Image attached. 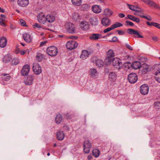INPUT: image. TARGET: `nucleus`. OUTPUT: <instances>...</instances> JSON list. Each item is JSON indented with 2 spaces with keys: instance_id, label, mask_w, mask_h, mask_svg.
Segmentation results:
<instances>
[{
  "instance_id": "9",
  "label": "nucleus",
  "mask_w": 160,
  "mask_h": 160,
  "mask_svg": "<svg viewBox=\"0 0 160 160\" xmlns=\"http://www.w3.org/2000/svg\"><path fill=\"white\" fill-rule=\"evenodd\" d=\"M137 75L134 73H131L128 76V80L129 82L131 83H134L138 80Z\"/></svg>"
},
{
  "instance_id": "32",
  "label": "nucleus",
  "mask_w": 160,
  "mask_h": 160,
  "mask_svg": "<svg viewBox=\"0 0 160 160\" xmlns=\"http://www.w3.org/2000/svg\"><path fill=\"white\" fill-rule=\"evenodd\" d=\"M11 59V55L9 54H7L5 55L3 59V61L4 62L7 63L9 62Z\"/></svg>"
},
{
  "instance_id": "20",
  "label": "nucleus",
  "mask_w": 160,
  "mask_h": 160,
  "mask_svg": "<svg viewBox=\"0 0 160 160\" xmlns=\"http://www.w3.org/2000/svg\"><path fill=\"white\" fill-rule=\"evenodd\" d=\"M102 35L101 34L93 33L92 34L90 37L89 38L90 40H97L99 39L102 38Z\"/></svg>"
},
{
  "instance_id": "51",
  "label": "nucleus",
  "mask_w": 160,
  "mask_h": 160,
  "mask_svg": "<svg viewBox=\"0 0 160 160\" xmlns=\"http://www.w3.org/2000/svg\"><path fill=\"white\" fill-rule=\"evenodd\" d=\"M48 42V41L47 40H45L41 42V47L45 46L46 43Z\"/></svg>"
},
{
  "instance_id": "34",
  "label": "nucleus",
  "mask_w": 160,
  "mask_h": 160,
  "mask_svg": "<svg viewBox=\"0 0 160 160\" xmlns=\"http://www.w3.org/2000/svg\"><path fill=\"white\" fill-rule=\"evenodd\" d=\"M113 13L112 11L108 8L105 9L104 10V14L106 16H110L113 14Z\"/></svg>"
},
{
  "instance_id": "11",
  "label": "nucleus",
  "mask_w": 160,
  "mask_h": 160,
  "mask_svg": "<svg viewBox=\"0 0 160 160\" xmlns=\"http://www.w3.org/2000/svg\"><path fill=\"white\" fill-rule=\"evenodd\" d=\"M149 87L147 84H143L140 87V92L142 95L147 94L149 92Z\"/></svg>"
},
{
  "instance_id": "8",
  "label": "nucleus",
  "mask_w": 160,
  "mask_h": 160,
  "mask_svg": "<svg viewBox=\"0 0 160 160\" xmlns=\"http://www.w3.org/2000/svg\"><path fill=\"white\" fill-rule=\"evenodd\" d=\"M91 147V143L88 140H86L84 142L83 150L86 153H88Z\"/></svg>"
},
{
  "instance_id": "31",
  "label": "nucleus",
  "mask_w": 160,
  "mask_h": 160,
  "mask_svg": "<svg viewBox=\"0 0 160 160\" xmlns=\"http://www.w3.org/2000/svg\"><path fill=\"white\" fill-rule=\"evenodd\" d=\"M62 115L60 114H58L55 118V122L57 124H59L62 120Z\"/></svg>"
},
{
  "instance_id": "60",
  "label": "nucleus",
  "mask_w": 160,
  "mask_h": 160,
  "mask_svg": "<svg viewBox=\"0 0 160 160\" xmlns=\"http://www.w3.org/2000/svg\"><path fill=\"white\" fill-rule=\"evenodd\" d=\"M152 39L154 41H157L158 40V38L157 37L154 36L152 37Z\"/></svg>"
},
{
  "instance_id": "35",
  "label": "nucleus",
  "mask_w": 160,
  "mask_h": 160,
  "mask_svg": "<svg viewBox=\"0 0 160 160\" xmlns=\"http://www.w3.org/2000/svg\"><path fill=\"white\" fill-rule=\"evenodd\" d=\"M100 153V151L97 149H94L92 151V154L96 158L98 157L99 156Z\"/></svg>"
},
{
  "instance_id": "16",
  "label": "nucleus",
  "mask_w": 160,
  "mask_h": 160,
  "mask_svg": "<svg viewBox=\"0 0 160 160\" xmlns=\"http://www.w3.org/2000/svg\"><path fill=\"white\" fill-rule=\"evenodd\" d=\"M23 38L27 42H31L32 40V38L31 36L28 33L23 34Z\"/></svg>"
},
{
  "instance_id": "45",
  "label": "nucleus",
  "mask_w": 160,
  "mask_h": 160,
  "mask_svg": "<svg viewBox=\"0 0 160 160\" xmlns=\"http://www.w3.org/2000/svg\"><path fill=\"white\" fill-rule=\"evenodd\" d=\"M157 23L154 22H147V24L149 26H153L155 27H156V26L157 25Z\"/></svg>"
},
{
  "instance_id": "14",
  "label": "nucleus",
  "mask_w": 160,
  "mask_h": 160,
  "mask_svg": "<svg viewBox=\"0 0 160 160\" xmlns=\"http://www.w3.org/2000/svg\"><path fill=\"white\" fill-rule=\"evenodd\" d=\"M90 77L94 78H97L98 76V73L95 68H91L90 71Z\"/></svg>"
},
{
  "instance_id": "33",
  "label": "nucleus",
  "mask_w": 160,
  "mask_h": 160,
  "mask_svg": "<svg viewBox=\"0 0 160 160\" xmlns=\"http://www.w3.org/2000/svg\"><path fill=\"white\" fill-rule=\"evenodd\" d=\"M72 4L75 6H80L82 3V0H71Z\"/></svg>"
},
{
  "instance_id": "49",
  "label": "nucleus",
  "mask_w": 160,
  "mask_h": 160,
  "mask_svg": "<svg viewBox=\"0 0 160 160\" xmlns=\"http://www.w3.org/2000/svg\"><path fill=\"white\" fill-rule=\"evenodd\" d=\"M4 20H5L4 19L0 18V24L4 27L6 26V23L4 22Z\"/></svg>"
},
{
  "instance_id": "41",
  "label": "nucleus",
  "mask_w": 160,
  "mask_h": 160,
  "mask_svg": "<svg viewBox=\"0 0 160 160\" xmlns=\"http://www.w3.org/2000/svg\"><path fill=\"white\" fill-rule=\"evenodd\" d=\"M2 76L4 77L6 76V77H4V78H3L4 81H8L11 78V76L7 74L3 73L2 74Z\"/></svg>"
},
{
  "instance_id": "27",
  "label": "nucleus",
  "mask_w": 160,
  "mask_h": 160,
  "mask_svg": "<svg viewBox=\"0 0 160 160\" xmlns=\"http://www.w3.org/2000/svg\"><path fill=\"white\" fill-rule=\"evenodd\" d=\"M56 136L58 140H62L63 139L65 135L63 132L59 131L57 132Z\"/></svg>"
},
{
  "instance_id": "13",
  "label": "nucleus",
  "mask_w": 160,
  "mask_h": 160,
  "mask_svg": "<svg viewBox=\"0 0 160 160\" xmlns=\"http://www.w3.org/2000/svg\"><path fill=\"white\" fill-rule=\"evenodd\" d=\"M30 69V67L28 64L25 65L23 66L21 70V73L23 76H27L28 75Z\"/></svg>"
},
{
  "instance_id": "53",
  "label": "nucleus",
  "mask_w": 160,
  "mask_h": 160,
  "mask_svg": "<svg viewBox=\"0 0 160 160\" xmlns=\"http://www.w3.org/2000/svg\"><path fill=\"white\" fill-rule=\"evenodd\" d=\"M118 41V38L116 37H114L112 38V40L110 41V42H115Z\"/></svg>"
},
{
  "instance_id": "50",
  "label": "nucleus",
  "mask_w": 160,
  "mask_h": 160,
  "mask_svg": "<svg viewBox=\"0 0 160 160\" xmlns=\"http://www.w3.org/2000/svg\"><path fill=\"white\" fill-rule=\"evenodd\" d=\"M20 24L23 26H26V23L25 21L23 19H20Z\"/></svg>"
},
{
  "instance_id": "57",
  "label": "nucleus",
  "mask_w": 160,
  "mask_h": 160,
  "mask_svg": "<svg viewBox=\"0 0 160 160\" xmlns=\"http://www.w3.org/2000/svg\"><path fill=\"white\" fill-rule=\"evenodd\" d=\"M118 16L121 18H123L125 17V15L122 13H120L118 14Z\"/></svg>"
},
{
  "instance_id": "2",
  "label": "nucleus",
  "mask_w": 160,
  "mask_h": 160,
  "mask_svg": "<svg viewBox=\"0 0 160 160\" xmlns=\"http://www.w3.org/2000/svg\"><path fill=\"white\" fill-rule=\"evenodd\" d=\"M65 28L69 33L74 34L76 32V28L74 24L71 23H67L64 25Z\"/></svg>"
},
{
  "instance_id": "58",
  "label": "nucleus",
  "mask_w": 160,
  "mask_h": 160,
  "mask_svg": "<svg viewBox=\"0 0 160 160\" xmlns=\"http://www.w3.org/2000/svg\"><path fill=\"white\" fill-rule=\"evenodd\" d=\"M154 105L156 106H159L160 105V102H157L154 103Z\"/></svg>"
},
{
  "instance_id": "6",
  "label": "nucleus",
  "mask_w": 160,
  "mask_h": 160,
  "mask_svg": "<svg viewBox=\"0 0 160 160\" xmlns=\"http://www.w3.org/2000/svg\"><path fill=\"white\" fill-rule=\"evenodd\" d=\"M78 45V43L74 40H71L67 42L66 46L68 49L72 50L76 48Z\"/></svg>"
},
{
  "instance_id": "21",
  "label": "nucleus",
  "mask_w": 160,
  "mask_h": 160,
  "mask_svg": "<svg viewBox=\"0 0 160 160\" xmlns=\"http://www.w3.org/2000/svg\"><path fill=\"white\" fill-rule=\"evenodd\" d=\"M7 44V40L4 37H2L0 38V47L1 48L5 47Z\"/></svg>"
},
{
  "instance_id": "3",
  "label": "nucleus",
  "mask_w": 160,
  "mask_h": 160,
  "mask_svg": "<svg viewBox=\"0 0 160 160\" xmlns=\"http://www.w3.org/2000/svg\"><path fill=\"white\" fill-rule=\"evenodd\" d=\"M47 52L48 54L51 57L56 56L58 53L57 48L54 46H51L47 49Z\"/></svg>"
},
{
  "instance_id": "55",
  "label": "nucleus",
  "mask_w": 160,
  "mask_h": 160,
  "mask_svg": "<svg viewBox=\"0 0 160 160\" xmlns=\"http://www.w3.org/2000/svg\"><path fill=\"white\" fill-rule=\"evenodd\" d=\"M117 32H118V34L119 35H123L124 34V32L122 31L118 30Z\"/></svg>"
},
{
  "instance_id": "30",
  "label": "nucleus",
  "mask_w": 160,
  "mask_h": 160,
  "mask_svg": "<svg viewBox=\"0 0 160 160\" xmlns=\"http://www.w3.org/2000/svg\"><path fill=\"white\" fill-rule=\"evenodd\" d=\"M148 4H149L150 7H153L156 9H160V6L157 4L152 1L150 0Z\"/></svg>"
},
{
  "instance_id": "56",
  "label": "nucleus",
  "mask_w": 160,
  "mask_h": 160,
  "mask_svg": "<svg viewBox=\"0 0 160 160\" xmlns=\"http://www.w3.org/2000/svg\"><path fill=\"white\" fill-rule=\"evenodd\" d=\"M136 10H138V11H141L140 12H144V10L139 7L135 6Z\"/></svg>"
},
{
  "instance_id": "15",
  "label": "nucleus",
  "mask_w": 160,
  "mask_h": 160,
  "mask_svg": "<svg viewBox=\"0 0 160 160\" xmlns=\"http://www.w3.org/2000/svg\"><path fill=\"white\" fill-rule=\"evenodd\" d=\"M103 26H108L111 24L110 20L107 17L103 18L101 20Z\"/></svg>"
},
{
  "instance_id": "39",
  "label": "nucleus",
  "mask_w": 160,
  "mask_h": 160,
  "mask_svg": "<svg viewBox=\"0 0 160 160\" xmlns=\"http://www.w3.org/2000/svg\"><path fill=\"white\" fill-rule=\"evenodd\" d=\"M112 26V28L114 29L116 28L122 26L123 24L120 22H116Z\"/></svg>"
},
{
  "instance_id": "7",
  "label": "nucleus",
  "mask_w": 160,
  "mask_h": 160,
  "mask_svg": "<svg viewBox=\"0 0 160 160\" xmlns=\"http://www.w3.org/2000/svg\"><path fill=\"white\" fill-rule=\"evenodd\" d=\"M91 61L92 62H95L96 65L98 67L103 66L104 62L103 60L96 57H93L91 59Z\"/></svg>"
},
{
  "instance_id": "61",
  "label": "nucleus",
  "mask_w": 160,
  "mask_h": 160,
  "mask_svg": "<svg viewBox=\"0 0 160 160\" xmlns=\"http://www.w3.org/2000/svg\"><path fill=\"white\" fill-rule=\"evenodd\" d=\"M20 52V49L19 48H17L15 50V53L17 54L18 53H19Z\"/></svg>"
},
{
  "instance_id": "25",
  "label": "nucleus",
  "mask_w": 160,
  "mask_h": 160,
  "mask_svg": "<svg viewBox=\"0 0 160 160\" xmlns=\"http://www.w3.org/2000/svg\"><path fill=\"white\" fill-rule=\"evenodd\" d=\"M89 54L88 51L86 50H83L82 51V53L80 55V58L84 59L88 57Z\"/></svg>"
},
{
  "instance_id": "28",
  "label": "nucleus",
  "mask_w": 160,
  "mask_h": 160,
  "mask_svg": "<svg viewBox=\"0 0 160 160\" xmlns=\"http://www.w3.org/2000/svg\"><path fill=\"white\" fill-rule=\"evenodd\" d=\"M135 12L134 13V15L136 16H139L145 19H146L148 20L151 21L152 20V18L151 16H148V17H147L144 15H141L139 14V13H141L142 12Z\"/></svg>"
},
{
  "instance_id": "47",
  "label": "nucleus",
  "mask_w": 160,
  "mask_h": 160,
  "mask_svg": "<svg viewBox=\"0 0 160 160\" xmlns=\"http://www.w3.org/2000/svg\"><path fill=\"white\" fill-rule=\"evenodd\" d=\"M126 24L125 25L126 26H133L134 25V24L131 22L127 21L126 22Z\"/></svg>"
},
{
  "instance_id": "37",
  "label": "nucleus",
  "mask_w": 160,
  "mask_h": 160,
  "mask_svg": "<svg viewBox=\"0 0 160 160\" xmlns=\"http://www.w3.org/2000/svg\"><path fill=\"white\" fill-rule=\"evenodd\" d=\"M112 58L107 56L104 60L106 64H108L112 62Z\"/></svg>"
},
{
  "instance_id": "18",
  "label": "nucleus",
  "mask_w": 160,
  "mask_h": 160,
  "mask_svg": "<svg viewBox=\"0 0 160 160\" xmlns=\"http://www.w3.org/2000/svg\"><path fill=\"white\" fill-rule=\"evenodd\" d=\"M92 11L96 13H100L102 10L100 6L97 5H93L92 7Z\"/></svg>"
},
{
  "instance_id": "1",
  "label": "nucleus",
  "mask_w": 160,
  "mask_h": 160,
  "mask_svg": "<svg viewBox=\"0 0 160 160\" xmlns=\"http://www.w3.org/2000/svg\"><path fill=\"white\" fill-rule=\"evenodd\" d=\"M40 61V53H38L36 56L35 62L33 63L32 67L33 70L36 74H39L40 73L39 68L40 67L38 62Z\"/></svg>"
},
{
  "instance_id": "12",
  "label": "nucleus",
  "mask_w": 160,
  "mask_h": 160,
  "mask_svg": "<svg viewBox=\"0 0 160 160\" xmlns=\"http://www.w3.org/2000/svg\"><path fill=\"white\" fill-rule=\"evenodd\" d=\"M80 26L82 29L86 31L88 30L89 27V24L88 22L85 21H83L80 22Z\"/></svg>"
},
{
  "instance_id": "22",
  "label": "nucleus",
  "mask_w": 160,
  "mask_h": 160,
  "mask_svg": "<svg viewBox=\"0 0 160 160\" xmlns=\"http://www.w3.org/2000/svg\"><path fill=\"white\" fill-rule=\"evenodd\" d=\"M18 3L20 6L25 7L29 4L28 0H18Z\"/></svg>"
},
{
  "instance_id": "54",
  "label": "nucleus",
  "mask_w": 160,
  "mask_h": 160,
  "mask_svg": "<svg viewBox=\"0 0 160 160\" xmlns=\"http://www.w3.org/2000/svg\"><path fill=\"white\" fill-rule=\"evenodd\" d=\"M125 46H126V48L128 49H129V50H130L131 51H132L133 50V49H132V48L130 45H129V44H125Z\"/></svg>"
},
{
  "instance_id": "52",
  "label": "nucleus",
  "mask_w": 160,
  "mask_h": 160,
  "mask_svg": "<svg viewBox=\"0 0 160 160\" xmlns=\"http://www.w3.org/2000/svg\"><path fill=\"white\" fill-rule=\"evenodd\" d=\"M82 7L83 9L86 10L88 8L89 6L87 4H83L82 5Z\"/></svg>"
},
{
  "instance_id": "29",
  "label": "nucleus",
  "mask_w": 160,
  "mask_h": 160,
  "mask_svg": "<svg viewBox=\"0 0 160 160\" xmlns=\"http://www.w3.org/2000/svg\"><path fill=\"white\" fill-rule=\"evenodd\" d=\"M109 78L112 81L114 82L116 80L117 78V75L115 73L113 72H111L109 74Z\"/></svg>"
},
{
  "instance_id": "23",
  "label": "nucleus",
  "mask_w": 160,
  "mask_h": 160,
  "mask_svg": "<svg viewBox=\"0 0 160 160\" xmlns=\"http://www.w3.org/2000/svg\"><path fill=\"white\" fill-rule=\"evenodd\" d=\"M141 67V62L138 61L134 62L132 64V68L135 69L140 68Z\"/></svg>"
},
{
  "instance_id": "62",
  "label": "nucleus",
  "mask_w": 160,
  "mask_h": 160,
  "mask_svg": "<svg viewBox=\"0 0 160 160\" xmlns=\"http://www.w3.org/2000/svg\"><path fill=\"white\" fill-rule=\"evenodd\" d=\"M20 54L21 55H23L25 54V51H20Z\"/></svg>"
},
{
  "instance_id": "46",
  "label": "nucleus",
  "mask_w": 160,
  "mask_h": 160,
  "mask_svg": "<svg viewBox=\"0 0 160 160\" xmlns=\"http://www.w3.org/2000/svg\"><path fill=\"white\" fill-rule=\"evenodd\" d=\"M66 116L67 118L68 119H71L74 116L73 114L71 113H68L66 115Z\"/></svg>"
},
{
  "instance_id": "24",
  "label": "nucleus",
  "mask_w": 160,
  "mask_h": 160,
  "mask_svg": "<svg viewBox=\"0 0 160 160\" xmlns=\"http://www.w3.org/2000/svg\"><path fill=\"white\" fill-rule=\"evenodd\" d=\"M89 22L92 25L96 26L98 23V18L96 17H92L89 19Z\"/></svg>"
},
{
  "instance_id": "26",
  "label": "nucleus",
  "mask_w": 160,
  "mask_h": 160,
  "mask_svg": "<svg viewBox=\"0 0 160 160\" xmlns=\"http://www.w3.org/2000/svg\"><path fill=\"white\" fill-rule=\"evenodd\" d=\"M127 17L128 18H126L129 19L130 20L134 21L137 23H139L140 22V20L139 18L133 16L128 14L127 16Z\"/></svg>"
},
{
  "instance_id": "44",
  "label": "nucleus",
  "mask_w": 160,
  "mask_h": 160,
  "mask_svg": "<svg viewBox=\"0 0 160 160\" xmlns=\"http://www.w3.org/2000/svg\"><path fill=\"white\" fill-rule=\"evenodd\" d=\"M124 66L127 69H129L130 67L131 66L132 67V64L130 62H127L124 63Z\"/></svg>"
},
{
  "instance_id": "59",
  "label": "nucleus",
  "mask_w": 160,
  "mask_h": 160,
  "mask_svg": "<svg viewBox=\"0 0 160 160\" xmlns=\"http://www.w3.org/2000/svg\"><path fill=\"white\" fill-rule=\"evenodd\" d=\"M142 1L144 2L145 3L148 4L150 0H141Z\"/></svg>"
},
{
  "instance_id": "17",
  "label": "nucleus",
  "mask_w": 160,
  "mask_h": 160,
  "mask_svg": "<svg viewBox=\"0 0 160 160\" xmlns=\"http://www.w3.org/2000/svg\"><path fill=\"white\" fill-rule=\"evenodd\" d=\"M141 68H142L141 71V73L142 74H145L148 71L149 66L148 64L146 63H144L142 64L141 66Z\"/></svg>"
},
{
  "instance_id": "63",
  "label": "nucleus",
  "mask_w": 160,
  "mask_h": 160,
  "mask_svg": "<svg viewBox=\"0 0 160 160\" xmlns=\"http://www.w3.org/2000/svg\"><path fill=\"white\" fill-rule=\"evenodd\" d=\"M156 27L160 29V24L157 23Z\"/></svg>"
},
{
  "instance_id": "19",
  "label": "nucleus",
  "mask_w": 160,
  "mask_h": 160,
  "mask_svg": "<svg viewBox=\"0 0 160 160\" xmlns=\"http://www.w3.org/2000/svg\"><path fill=\"white\" fill-rule=\"evenodd\" d=\"M33 80V77L31 75H29L25 79L24 82L26 85H31L32 83Z\"/></svg>"
},
{
  "instance_id": "5",
  "label": "nucleus",
  "mask_w": 160,
  "mask_h": 160,
  "mask_svg": "<svg viewBox=\"0 0 160 160\" xmlns=\"http://www.w3.org/2000/svg\"><path fill=\"white\" fill-rule=\"evenodd\" d=\"M112 65L115 68L119 70L122 67V63L119 58H115L112 60Z\"/></svg>"
},
{
  "instance_id": "10",
  "label": "nucleus",
  "mask_w": 160,
  "mask_h": 160,
  "mask_svg": "<svg viewBox=\"0 0 160 160\" xmlns=\"http://www.w3.org/2000/svg\"><path fill=\"white\" fill-rule=\"evenodd\" d=\"M127 32L130 34L134 35H135L134 37L135 38H143V37L140 34L138 31H136L133 29H128L127 30Z\"/></svg>"
},
{
  "instance_id": "40",
  "label": "nucleus",
  "mask_w": 160,
  "mask_h": 160,
  "mask_svg": "<svg viewBox=\"0 0 160 160\" xmlns=\"http://www.w3.org/2000/svg\"><path fill=\"white\" fill-rule=\"evenodd\" d=\"M127 5L128 7L131 10L134 12H140L141 11H138V10H136L135 6L133 5L129 4H127Z\"/></svg>"
},
{
  "instance_id": "43",
  "label": "nucleus",
  "mask_w": 160,
  "mask_h": 160,
  "mask_svg": "<svg viewBox=\"0 0 160 160\" xmlns=\"http://www.w3.org/2000/svg\"><path fill=\"white\" fill-rule=\"evenodd\" d=\"M19 62V60L17 58H14L12 61V63L13 65H17Z\"/></svg>"
},
{
  "instance_id": "4",
  "label": "nucleus",
  "mask_w": 160,
  "mask_h": 160,
  "mask_svg": "<svg viewBox=\"0 0 160 160\" xmlns=\"http://www.w3.org/2000/svg\"><path fill=\"white\" fill-rule=\"evenodd\" d=\"M42 13H41V16H42ZM42 17L41 18V23L44 24L46 20L49 22H53L55 19V17L52 15H48L45 17L44 15H42Z\"/></svg>"
},
{
  "instance_id": "48",
  "label": "nucleus",
  "mask_w": 160,
  "mask_h": 160,
  "mask_svg": "<svg viewBox=\"0 0 160 160\" xmlns=\"http://www.w3.org/2000/svg\"><path fill=\"white\" fill-rule=\"evenodd\" d=\"M112 27V26H111L110 27H109L107 28L106 29H105L103 30V32L105 33H107L112 30H113Z\"/></svg>"
},
{
  "instance_id": "42",
  "label": "nucleus",
  "mask_w": 160,
  "mask_h": 160,
  "mask_svg": "<svg viewBox=\"0 0 160 160\" xmlns=\"http://www.w3.org/2000/svg\"><path fill=\"white\" fill-rule=\"evenodd\" d=\"M153 69L154 70V73L155 72L160 71V64H156L154 67Z\"/></svg>"
},
{
  "instance_id": "36",
  "label": "nucleus",
  "mask_w": 160,
  "mask_h": 160,
  "mask_svg": "<svg viewBox=\"0 0 160 160\" xmlns=\"http://www.w3.org/2000/svg\"><path fill=\"white\" fill-rule=\"evenodd\" d=\"M107 56L112 58L114 56V53L112 49H109L107 52Z\"/></svg>"
},
{
  "instance_id": "64",
  "label": "nucleus",
  "mask_w": 160,
  "mask_h": 160,
  "mask_svg": "<svg viewBox=\"0 0 160 160\" xmlns=\"http://www.w3.org/2000/svg\"><path fill=\"white\" fill-rule=\"evenodd\" d=\"M130 58H131V57L129 55L126 56L125 57V58L126 59H130Z\"/></svg>"
},
{
  "instance_id": "38",
  "label": "nucleus",
  "mask_w": 160,
  "mask_h": 160,
  "mask_svg": "<svg viewBox=\"0 0 160 160\" xmlns=\"http://www.w3.org/2000/svg\"><path fill=\"white\" fill-rule=\"evenodd\" d=\"M33 28L37 32H38V30H40V24L35 23L32 25Z\"/></svg>"
}]
</instances>
